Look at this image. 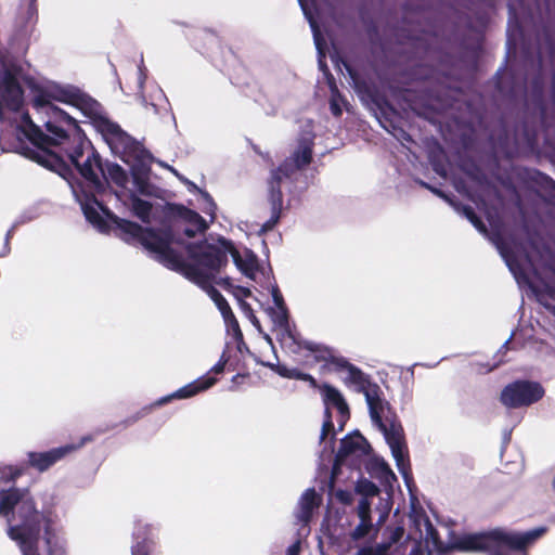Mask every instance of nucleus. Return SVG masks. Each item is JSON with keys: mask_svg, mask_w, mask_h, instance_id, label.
I'll list each match as a JSON object with an SVG mask.
<instances>
[{"mask_svg": "<svg viewBox=\"0 0 555 555\" xmlns=\"http://www.w3.org/2000/svg\"><path fill=\"white\" fill-rule=\"evenodd\" d=\"M20 78V68L0 50V120L16 124L14 152L57 172L70 163L83 178L98 183L101 171L99 157L90 150V143L76 120L52 103L57 101L77 107L91 119L111 149L127 163L130 158H144L142 145L109 120L95 100L72 87L48 80H29L34 106L44 119L48 133H43L27 114L20 112L23 106Z\"/></svg>", "mask_w": 555, "mask_h": 555, "instance_id": "f257e3e1", "label": "nucleus"}, {"mask_svg": "<svg viewBox=\"0 0 555 555\" xmlns=\"http://www.w3.org/2000/svg\"><path fill=\"white\" fill-rule=\"evenodd\" d=\"M188 261L173 251L168 244L166 254L163 253L162 263L181 272L186 279L196 283L206 291L216 304L227 323L237 326L234 314L223 296L210 286L209 281L215 273L227 263L230 254L237 269L251 280L257 279L258 261L254 253L245 249L240 253L231 242L219 240L217 244L203 243L198 246H190Z\"/></svg>", "mask_w": 555, "mask_h": 555, "instance_id": "f03ea898", "label": "nucleus"}, {"mask_svg": "<svg viewBox=\"0 0 555 555\" xmlns=\"http://www.w3.org/2000/svg\"><path fill=\"white\" fill-rule=\"evenodd\" d=\"M414 526L417 533L413 537L415 543L411 550V555H422V545H424L428 553L436 552L439 554L444 553L447 550L494 552L502 548H524L532 544L545 532V528L543 527L526 532H515L496 528L481 533H465L452 539L448 545H444L439 540L427 516L416 515Z\"/></svg>", "mask_w": 555, "mask_h": 555, "instance_id": "7ed1b4c3", "label": "nucleus"}, {"mask_svg": "<svg viewBox=\"0 0 555 555\" xmlns=\"http://www.w3.org/2000/svg\"><path fill=\"white\" fill-rule=\"evenodd\" d=\"M0 516L8 522V535L22 555H40L38 551L41 515L26 490L0 491Z\"/></svg>", "mask_w": 555, "mask_h": 555, "instance_id": "20e7f679", "label": "nucleus"}, {"mask_svg": "<svg viewBox=\"0 0 555 555\" xmlns=\"http://www.w3.org/2000/svg\"><path fill=\"white\" fill-rule=\"evenodd\" d=\"M86 218L100 231L108 229V224H115L124 234L126 241L138 240L154 257L162 262L163 253L166 254L170 237L168 234H158L151 230H144L138 224L120 219L105 209L96 199L86 197L79 199Z\"/></svg>", "mask_w": 555, "mask_h": 555, "instance_id": "39448f33", "label": "nucleus"}, {"mask_svg": "<svg viewBox=\"0 0 555 555\" xmlns=\"http://www.w3.org/2000/svg\"><path fill=\"white\" fill-rule=\"evenodd\" d=\"M366 402L370 410V415L373 423L383 431L387 443L391 450L392 456L396 460L398 469L406 476L408 460L406 448L402 438V429L400 426L391 424L388 428L382 422V414L385 409V402L378 397L375 389H369L365 392Z\"/></svg>", "mask_w": 555, "mask_h": 555, "instance_id": "423d86ee", "label": "nucleus"}, {"mask_svg": "<svg viewBox=\"0 0 555 555\" xmlns=\"http://www.w3.org/2000/svg\"><path fill=\"white\" fill-rule=\"evenodd\" d=\"M501 255L517 281L522 279L531 287H534L533 278H542L550 270V253L544 247L532 246L530 251L521 256H514L502 249Z\"/></svg>", "mask_w": 555, "mask_h": 555, "instance_id": "0eeeda50", "label": "nucleus"}, {"mask_svg": "<svg viewBox=\"0 0 555 555\" xmlns=\"http://www.w3.org/2000/svg\"><path fill=\"white\" fill-rule=\"evenodd\" d=\"M312 141L311 139H306L300 143L298 150L293 154V157L289 162H286L282 167L272 173L271 181V203H272V217L269 222L263 224V230H270L278 222L280 218V211L282 208V194L279 190L274 189V184L279 183L283 177H287L291 171L294 169H299L306 165H308L312 157Z\"/></svg>", "mask_w": 555, "mask_h": 555, "instance_id": "6e6552de", "label": "nucleus"}, {"mask_svg": "<svg viewBox=\"0 0 555 555\" xmlns=\"http://www.w3.org/2000/svg\"><path fill=\"white\" fill-rule=\"evenodd\" d=\"M544 396V389L539 383L515 382L507 385L501 400L507 408H520L539 401Z\"/></svg>", "mask_w": 555, "mask_h": 555, "instance_id": "1a4fd4ad", "label": "nucleus"}, {"mask_svg": "<svg viewBox=\"0 0 555 555\" xmlns=\"http://www.w3.org/2000/svg\"><path fill=\"white\" fill-rule=\"evenodd\" d=\"M271 295L274 308L269 310V314L281 343L286 347H291L293 344L297 343V338L289 324L288 311L284 304L283 296L276 285H271Z\"/></svg>", "mask_w": 555, "mask_h": 555, "instance_id": "9d476101", "label": "nucleus"}, {"mask_svg": "<svg viewBox=\"0 0 555 555\" xmlns=\"http://www.w3.org/2000/svg\"><path fill=\"white\" fill-rule=\"evenodd\" d=\"M321 396L323 398V402L326 408V420L322 427L321 439H324L325 436L333 429V423L330 415V409L335 408L341 417V425L346 422L349 415L348 405L341 396V393L334 387L330 385H322L319 387Z\"/></svg>", "mask_w": 555, "mask_h": 555, "instance_id": "9b49d317", "label": "nucleus"}, {"mask_svg": "<svg viewBox=\"0 0 555 555\" xmlns=\"http://www.w3.org/2000/svg\"><path fill=\"white\" fill-rule=\"evenodd\" d=\"M85 443L82 440L79 444H67L64 447L52 449L43 453H31L29 455L30 464L37 467L39 470H46L55 462L67 455L68 453L77 450Z\"/></svg>", "mask_w": 555, "mask_h": 555, "instance_id": "f8f14e48", "label": "nucleus"}, {"mask_svg": "<svg viewBox=\"0 0 555 555\" xmlns=\"http://www.w3.org/2000/svg\"><path fill=\"white\" fill-rule=\"evenodd\" d=\"M215 383H216V378L208 377V376H203V377H201V378H198V379H196V380H194V382L183 386L182 388L178 389L177 391H175L170 396L162 398L158 401V404H164V403L168 402L171 399H186V398H191V397L197 395L198 392L204 391V390L210 388Z\"/></svg>", "mask_w": 555, "mask_h": 555, "instance_id": "ddd939ff", "label": "nucleus"}, {"mask_svg": "<svg viewBox=\"0 0 555 555\" xmlns=\"http://www.w3.org/2000/svg\"><path fill=\"white\" fill-rule=\"evenodd\" d=\"M44 541L50 555H62L65 552V538L61 529L54 527L50 516L44 517Z\"/></svg>", "mask_w": 555, "mask_h": 555, "instance_id": "4468645a", "label": "nucleus"}, {"mask_svg": "<svg viewBox=\"0 0 555 555\" xmlns=\"http://www.w3.org/2000/svg\"><path fill=\"white\" fill-rule=\"evenodd\" d=\"M322 498L314 489H307L298 502L297 518L302 522H308L312 513L321 504Z\"/></svg>", "mask_w": 555, "mask_h": 555, "instance_id": "2eb2a0df", "label": "nucleus"}, {"mask_svg": "<svg viewBox=\"0 0 555 555\" xmlns=\"http://www.w3.org/2000/svg\"><path fill=\"white\" fill-rule=\"evenodd\" d=\"M357 514L360 522L351 533L352 538L356 540L367 535L373 528L371 519V503L366 499L360 500L357 507Z\"/></svg>", "mask_w": 555, "mask_h": 555, "instance_id": "dca6fc26", "label": "nucleus"}, {"mask_svg": "<svg viewBox=\"0 0 555 555\" xmlns=\"http://www.w3.org/2000/svg\"><path fill=\"white\" fill-rule=\"evenodd\" d=\"M369 451V444L363 436L353 434L343 439L338 457L343 459L348 455H362Z\"/></svg>", "mask_w": 555, "mask_h": 555, "instance_id": "f3484780", "label": "nucleus"}, {"mask_svg": "<svg viewBox=\"0 0 555 555\" xmlns=\"http://www.w3.org/2000/svg\"><path fill=\"white\" fill-rule=\"evenodd\" d=\"M299 3H300V7L304 11V14L305 16L307 17V20L309 21L310 23V27L313 31V37H314V43H315V47L319 51V54H320V65L323 66L322 64V60L321 57L323 56V51H322V39H321V35H320V31L318 29V25H317V22L314 20V15H313V10H314V0H298Z\"/></svg>", "mask_w": 555, "mask_h": 555, "instance_id": "a211bd4d", "label": "nucleus"}, {"mask_svg": "<svg viewBox=\"0 0 555 555\" xmlns=\"http://www.w3.org/2000/svg\"><path fill=\"white\" fill-rule=\"evenodd\" d=\"M181 220L186 224L185 234L194 236L197 232H203L207 228L206 221L195 211L183 209L180 215Z\"/></svg>", "mask_w": 555, "mask_h": 555, "instance_id": "6ab92c4d", "label": "nucleus"}, {"mask_svg": "<svg viewBox=\"0 0 555 555\" xmlns=\"http://www.w3.org/2000/svg\"><path fill=\"white\" fill-rule=\"evenodd\" d=\"M132 209H133V212L140 219L145 221V220H147V218L150 216L151 205H150V203H147L145 201H142V199H139V198H133L132 199Z\"/></svg>", "mask_w": 555, "mask_h": 555, "instance_id": "aec40b11", "label": "nucleus"}, {"mask_svg": "<svg viewBox=\"0 0 555 555\" xmlns=\"http://www.w3.org/2000/svg\"><path fill=\"white\" fill-rule=\"evenodd\" d=\"M356 489L358 492L365 494L363 499H366L367 501L369 496H374L378 493L377 487L369 480L358 482Z\"/></svg>", "mask_w": 555, "mask_h": 555, "instance_id": "412c9836", "label": "nucleus"}, {"mask_svg": "<svg viewBox=\"0 0 555 555\" xmlns=\"http://www.w3.org/2000/svg\"><path fill=\"white\" fill-rule=\"evenodd\" d=\"M109 177L116 184L124 186L127 182L126 172L117 165L111 166L108 169Z\"/></svg>", "mask_w": 555, "mask_h": 555, "instance_id": "4be33fe9", "label": "nucleus"}, {"mask_svg": "<svg viewBox=\"0 0 555 555\" xmlns=\"http://www.w3.org/2000/svg\"><path fill=\"white\" fill-rule=\"evenodd\" d=\"M21 475V470L12 466H5L0 469V480L9 481Z\"/></svg>", "mask_w": 555, "mask_h": 555, "instance_id": "5701e85b", "label": "nucleus"}, {"mask_svg": "<svg viewBox=\"0 0 555 555\" xmlns=\"http://www.w3.org/2000/svg\"><path fill=\"white\" fill-rule=\"evenodd\" d=\"M339 102H340V99H339V94L337 93L336 87L332 86L331 109H332L333 114L336 116L341 114V108H340Z\"/></svg>", "mask_w": 555, "mask_h": 555, "instance_id": "b1692460", "label": "nucleus"}, {"mask_svg": "<svg viewBox=\"0 0 555 555\" xmlns=\"http://www.w3.org/2000/svg\"><path fill=\"white\" fill-rule=\"evenodd\" d=\"M335 498L339 502H341L344 504H347V505H350L352 503V501H353L351 492L346 491V490H337L335 492Z\"/></svg>", "mask_w": 555, "mask_h": 555, "instance_id": "393cba45", "label": "nucleus"}, {"mask_svg": "<svg viewBox=\"0 0 555 555\" xmlns=\"http://www.w3.org/2000/svg\"><path fill=\"white\" fill-rule=\"evenodd\" d=\"M465 216L472 221V223L479 230L483 231L485 228L480 221L477 220L475 214L469 208H464Z\"/></svg>", "mask_w": 555, "mask_h": 555, "instance_id": "a878e982", "label": "nucleus"}, {"mask_svg": "<svg viewBox=\"0 0 555 555\" xmlns=\"http://www.w3.org/2000/svg\"><path fill=\"white\" fill-rule=\"evenodd\" d=\"M380 467L385 482L391 483V481L396 480L395 474L389 469V467L385 463H382Z\"/></svg>", "mask_w": 555, "mask_h": 555, "instance_id": "bb28decb", "label": "nucleus"}, {"mask_svg": "<svg viewBox=\"0 0 555 555\" xmlns=\"http://www.w3.org/2000/svg\"><path fill=\"white\" fill-rule=\"evenodd\" d=\"M288 378L309 380L313 385L315 383V380H314V378L312 376H310L308 374L300 373V372H298L296 370H291V376H288Z\"/></svg>", "mask_w": 555, "mask_h": 555, "instance_id": "cd10ccee", "label": "nucleus"}, {"mask_svg": "<svg viewBox=\"0 0 555 555\" xmlns=\"http://www.w3.org/2000/svg\"><path fill=\"white\" fill-rule=\"evenodd\" d=\"M132 555H147V547L145 543L138 541L132 547Z\"/></svg>", "mask_w": 555, "mask_h": 555, "instance_id": "c85d7f7f", "label": "nucleus"}, {"mask_svg": "<svg viewBox=\"0 0 555 555\" xmlns=\"http://www.w3.org/2000/svg\"><path fill=\"white\" fill-rule=\"evenodd\" d=\"M301 547V541L297 540L295 543H293L288 548L286 555H298Z\"/></svg>", "mask_w": 555, "mask_h": 555, "instance_id": "c756f323", "label": "nucleus"}, {"mask_svg": "<svg viewBox=\"0 0 555 555\" xmlns=\"http://www.w3.org/2000/svg\"><path fill=\"white\" fill-rule=\"evenodd\" d=\"M202 195H203L204 199L206 201V203L208 204V208L206 209V212L209 214L210 216H214L215 207L216 206L212 203L210 196L207 193H204V192H202Z\"/></svg>", "mask_w": 555, "mask_h": 555, "instance_id": "7c9ffc66", "label": "nucleus"}, {"mask_svg": "<svg viewBox=\"0 0 555 555\" xmlns=\"http://www.w3.org/2000/svg\"><path fill=\"white\" fill-rule=\"evenodd\" d=\"M166 167H167V168H168V169H169L173 175H176V176H177V177H178L182 182H184L185 184H188V185H189V186H191L192 189H196V186H195L192 182H190V181H189L188 179H185L184 177L180 176V175L178 173V171H177L175 168H172V167H170V166H166Z\"/></svg>", "mask_w": 555, "mask_h": 555, "instance_id": "2f4dec72", "label": "nucleus"}, {"mask_svg": "<svg viewBox=\"0 0 555 555\" xmlns=\"http://www.w3.org/2000/svg\"><path fill=\"white\" fill-rule=\"evenodd\" d=\"M146 529L147 528L145 526L139 524L137 530L133 532L134 538L137 540L141 539L142 535L145 533Z\"/></svg>", "mask_w": 555, "mask_h": 555, "instance_id": "473e14b6", "label": "nucleus"}, {"mask_svg": "<svg viewBox=\"0 0 555 555\" xmlns=\"http://www.w3.org/2000/svg\"><path fill=\"white\" fill-rule=\"evenodd\" d=\"M248 318L250 322L257 327L260 328L259 320L256 318V315L253 313V311L248 308Z\"/></svg>", "mask_w": 555, "mask_h": 555, "instance_id": "72a5a7b5", "label": "nucleus"}, {"mask_svg": "<svg viewBox=\"0 0 555 555\" xmlns=\"http://www.w3.org/2000/svg\"><path fill=\"white\" fill-rule=\"evenodd\" d=\"M276 372H278L281 376H283V377H288V376H291V370H289V369H287V367H284V366H279V367L276 369Z\"/></svg>", "mask_w": 555, "mask_h": 555, "instance_id": "f704fd0d", "label": "nucleus"}, {"mask_svg": "<svg viewBox=\"0 0 555 555\" xmlns=\"http://www.w3.org/2000/svg\"><path fill=\"white\" fill-rule=\"evenodd\" d=\"M224 369V363H218L212 367V371L217 374L221 373Z\"/></svg>", "mask_w": 555, "mask_h": 555, "instance_id": "c9c22d12", "label": "nucleus"}, {"mask_svg": "<svg viewBox=\"0 0 555 555\" xmlns=\"http://www.w3.org/2000/svg\"><path fill=\"white\" fill-rule=\"evenodd\" d=\"M375 552L372 548L360 550L358 555H374Z\"/></svg>", "mask_w": 555, "mask_h": 555, "instance_id": "e433bc0d", "label": "nucleus"}, {"mask_svg": "<svg viewBox=\"0 0 555 555\" xmlns=\"http://www.w3.org/2000/svg\"><path fill=\"white\" fill-rule=\"evenodd\" d=\"M389 508H390V507L388 506V504H386V509H385V512H383V514L380 515V517H379V522H383V521L386 519L387 514H388V512H389Z\"/></svg>", "mask_w": 555, "mask_h": 555, "instance_id": "4c0bfd02", "label": "nucleus"}, {"mask_svg": "<svg viewBox=\"0 0 555 555\" xmlns=\"http://www.w3.org/2000/svg\"><path fill=\"white\" fill-rule=\"evenodd\" d=\"M328 354H330V352H328L327 350H324V351H322V356H321V358H322L323 360H326Z\"/></svg>", "mask_w": 555, "mask_h": 555, "instance_id": "58836bf2", "label": "nucleus"}, {"mask_svg": "<svg viewBox=\"0 0 555 555\" xmlns=\"http://www.w3.org/2000/svg\"><path fill=\"white\" fill-rule=\"evenodd\" d=\"M402 532H403V531H402V529H398V530L396 531V537H397V539L401 538Z\"/></svg>", "mask_w": 555, "mask_h": 555, "instance_id": "ea45409f", "label": "nucleus"}, {"mask_svg": "<svg viewBox=\"0 0 555 555\" xmlns=\"http://www.w3.org/2000/svg\"><path fill=\"white\" fill-rule=\"evenodd\" d=\"M306 347H307L309 350H311V351H315V350H317V349L314 348V346H312V344H308Z\"/></svg>", "mask_w": 555, "mask_h": 555, "instance_id": "a19ab883", "label": "nucleus"}, {"mask_svg": "<svg viewBox=\"0 0 555 555\" xmlns=\"http://www.w3.org/2000/svg\"><path fill=\"white\" fill-rule=\"evenodd\" d=\"M140 74H141V77H140V86L143 85V81H144V76H143V73L140 70Z\"/></svg>", "mask_w": 555, "mask_h": 555, "instance_id": "79ce46f5", "label": "nucleus"}, {"mask_svg": "<svg viewBox=\"0 0 555 555\" xmlns=\"http://www.w3.org/2000/svg\"><path fill=\"white\" fill-rule=\"evenodd\" d=\"M244 296H249L250 295V292L248 289H242Z\"/></svg>", "mask_w": 555, "mask_h": 555, "instance_id": "37998d69", "label": "nucleus"}]
</instances>
